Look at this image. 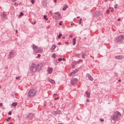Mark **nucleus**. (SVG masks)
Masks as SVG:
<instances>
[{
	"label": "nucleus",
	"mask_w": 124,
	"mask_h": 124,
	"mask_svg": "<svg viewBox=\"0 0 124 124\" xmlns=\"http://www.w3.org/2000/svg\"><path fill=\"white\" fill-rule=\"evenodd\" d=\"M40 56V54H38V57L39 58V57Z\"/></svg>",
	"instance_id": "e433bc0d"
},
{
	"label": "nucleus",
	"mask_w": 124,
	"mask_h": 124,
	"mask_svg": "<svg viewBox=\"0 0 124 124\" xmlns=\"http://www.w3.org/2000/svg\"><path fill=\"white\" fill-rule=\"evenodd\" d=\"M17 105V103L16 102H15L12 103L11 105L14 107H15Z\"/></svg>",
	"instance_id": "aec40b11"
},
{
	"label": "nucleus",
	"mask_w": 124,
	"mask_h": 124,
	"mask_svg": "<svg viewBox=\"0 0 124 124\" xmlns=\"http://www.w3.org/2000/svg\"><path fill=\"white\" fill-rule=\"evenodd\" d=\"M124 57V56L123 55H119L118 56H115V58L117 59H123Z\"/></svg>",
	"instance_id": "9d476101"
},
{
	"label": "nucleus",
	"mask_w": 124,
	"mask_h": 124,
	"mask_svg": "<svg viewBox=\"0 0 124 124\" xmlns=\"http://www.w3.org/2000/svg\"><path fill=\"white\" fill-rule=\"evenodd\" d=\"M68 7V6L67 5H65L64 6V7L62 9L63 10L65 11V10Z\"/></svg>",
	"instance_id": "a211bd4d"
},
{
	"label": "nucleus",
	"mask_w": 124,
	"mask_h": 124,
	"mask_svg": "<svg viewBox=\"0 0 124 124\" xmlns=\"http://www.w3.org/2000/svg\"><path fill=\"white\" fill-rule=\"evenodd\" d=\"M78 71L77 69H76L73 70V71L71 73V75H74Z\"/></svg>",
	"instance_id": "9b49d317"
},
{
	"label": "nucleus",
	"mask_w": 124,
	"mask_h": 124,
	"mask_svg": "<svg viewBox=\"0 0 124 124\" xmlns=\"http://www.w3.org/2000/svg\"><path fill=\"white\" fill-rule=\"evenodd\" d=\"M65 59L64 58H63V61H64V60H65Z\"/></svg>",
	"instance_id": "13d9d810"
},
{
	"label": "nucleus",
	"mask_w": 124,
	"mask_h": 124,
	"mask_svg": "<svg viewBox=\"0 0 124 124\" xmlns=\"http://www.w3.org/2000/svg\"><path fill=\"white\" fill-rule=\"evenodd\" d=\"M49 81L52 84H54L55 83L54 80L52 79H49Z\"/></svg>",
	"instance_id": "6ab92c4d"
},
{
	"label": "nucleus",
	"mask_w": 124,
	"mask_h": 124,
	"mask_svg": "<svg viewBox=\"0 0 124 124\" xmlns=\"http://www.w3.org/2000/svg\"><path fill=\"white\" fill-rule=\"evenodd\" d=\"M42 67V65L41 63L35 64V67L36 71H40Z\"/></svg>",
	"instance_id": "39448f33"
},
{
	"label": "nucleus",
	"mask_w": 124,
	"mask_h": 124,
	"mask_svg": "<svg viewBox=\"0 0 124 124\" xmlns=\"http://www.w3.org/2000/svg\"><path fill=\"white\" fill-rule=\"evenodd\" d=\"M16 5H18V4H16Z\"/></svg>",
	"instance_id": "774afa93"
},
{
	"label": "nucleus",
	"mask_w": 124,
	"mask_h": 124,
	"mask_svg": "<svg viewBox=\"0 0 124 124\" xmlns=\"http://www.w3.org/2000/svg\"><path fill=\"white\" fill-rule=\"evenodd\" d=\"M61 43H60V42H59V43H58V44L59 45H60L61 44Z\"/></svg>",
	"instance_id": "4d7b16f0"
},
{
	"label": "nucleus",
	"mask_w": 124,
	"mask_h": 124,
	"mask_svg": "<svg viewBox=\"0 0 124 124\" xmlns=\"http://www.w3.org/2000/svg\"><path fill=\"white\" fill-rule=\"evenodd\" d=\"M76 39L75 38H74L73 39V45H75L76 42Z\"/></svg>",
	"instance_id": "4be33fe9"
},
{
	"label": "nucleus",
	"mask_w": 124,
	"mask_h": 124,
	"mask_svg": "<svg viewBox=\"0 0 124 124\" xmlns=\"http://www.w3.org/2000/svg\"><path fill=\"white\" fill-rule=\"evenodd\" d=\"M17 0H11L13 2L15 1H16Z\"/></svg>",
	"instance_id": "37998d69"
},
{
	"label": "nucleus",
	"mask_w": 124,
	"mask_h": 124,
	"mask_svg": "<svg viewBox=\"0 0 124 124\" xmlns=\"http://www.w3.org/2000/svg\"><path fill=\"white\" fill-rule=\"evenodd\" d=\"M110 11L109 10H107L106 11V12L107 13H108Z\"/></svg>",
	"instance_id": "c9c22d12"
},
{
	"label": "nucleus",
	"mask_w": 124,
	"mask_h": 124,
	"mask_svg": "<svg viewBox=\"0 0 124 124\" xmlns=\"http://www.w3.org/2000/svg\"><path fill=\"white\" fill-rule=\"evenodd\" d=\"M82 20V19L81 18L80 19V21H81V20Z\"/></svg>",
	"instance_id": "e2e57ef3"
},
{
	"label": "nucleus",
	"mask_w": 124,
	"mask_h": 124,
	"mask_svg": "<svg viewBox=\"0 0 124 124\" xmlns=\"http://www.w3.org/2000/svg\"><path fill=\"white\" fill-rule=\"evenodd\" d=\"M35 63H32V65L30 68L29 72L32 75L33 74L35 73V72L36 71L35 67Z\"/></svg>",
	"instance_id": "7ed1b4c3"
},
{
	"label": "nucleus",
	"mask_w": 124,
	"mask_h": 124,
	"mask_svg": "<svg viewBox=\"0 0 124 124\" xmlns=\"http://www.w3.org/2000/svg\"><path fill=\"white\" fill-rule=\"evenodd\" d=\"M11 111H9L8 112V114L9 115H11Z\"/></svg>",
	"instance_id": "72a5a7b5"
},
{
	"label": "nucleus",
	"mask_w": 124,
	"mask_h": 124,
	"mask_svg": "<svg viewBox=\"0 0 124 124\" xmlns=\"http://www.w3.org/2000/svg\"><path fill=\"white\" fill-rule=\"evenodd\" d=\"M49 13L51 15L52 14V12L51 11H50L49 12Z\"/></svg>",
	"instance_id": "4c0bfd02"
},
{
	"label": "nucleus",
	"mask_w": 124,
	"mask_h": 124,
	"mask_svg": "<svg viewBox=\"0 0 124 124\" xmlns=\"http://www.w3.org/2000/svg\"><path fill=\"white\" fill-rule=\"evenodd\" d=\"M61 113V112L60 110L53 111L52 113L53 115H56L57 114H60Z\"/></svg>",
	"instance_id": "0eeeda50"
},
{
	"label": "nucleus",
	"mask_w": 124,
	"mask_h": 124,
	"mask_svg": "<svg viewBox=\"0 0 124 124\" xmlns=\"http://www.w3.org/2000/svg\"><path fill=\"white\" fill-rule=\"evenodd\" d=\"M121 114L119 112L116 111L114 113L113 115L111 116L114 120H118L119 119L120 116H121Z\"/></svg>",
	"instance_id": "f257e3e1"
},
{
	"label": "nucleus",
	"mask_w": 124,
	"mask_h": 124,
	"mask_svg": "<svg viewBox=\"0 0 124 124\" xmlns=\"http://www.w3.org/2000/svg\"><path fill=\"white\" fill-rule=\"evenodd\" d=\"M16 2H15V3H14V5H16Z\"/></svg>",
	"instance_id": "680f3d73"
},
{
	"label": "nucleus",
	"mask_w": 124,
	"mask_h": 124,
	"mask_svg": "<svg viewBox=\"0 0 124 124\" xmlns=\"http://www.w3.org/2000/svg\"><path fill=\"white\" fill-rule=\"evenodd\" d=\"M23 14L22 12H21L19 16H23Z\"/></svg>",
	"instance_id": "bb28decb"
},
{
	"label": "nucleus",
	"mask_w": 124,
	"mask_h": 124,
	"mask_svg": "<svg viewBox=\"0 0 124 124\" xmlns=\"http://www.w3.org/2000/svg\"><path fill=\"white\" fill-rule=\"evenodd\" d=\"M14 53V52L13 51L9 53V54L8 55V58H10L12 57L11 55L12 54V53Z\"/></svg>",
	"instance_id": "dca6fc26"
},
{
	"label": "nucleus",
	"mask_w": 124,
	"mask_h": 124,
	"mask_svg": "<svg viewBox=\"0 0 124 124\" xmlns=\"http://www.w3.org/2000/svg\"><path fill=\"white\" fill-rule=\"evenodd\" d=\"M3 105V103H0V106H2Z\"/></svg>",
	"instance_id": "58836bf2"
},
{
	"label": "nucleus",
	"mask_w": 124,
	"mask_h": 124,
	"mask_svg": "<svg viewBox=\"0 0 124 124\" xmlns=\"http://www.w3.org/2000/svg\"><path fill=\"white\" fill-rule=\"evenodd\" d=\"M52 57L54 58H55V54H53L52 56Z\"/></svg>",
	"instance_id": "c85d7f7f"
},
{
	"label": "nucleus",
	"mask_w": 124,
	"mask_h": 124,
	"mask_svg": "<svg viewBox=\"0 0 124 124\" xmlns=\"http://www.w3.org/2000/svg\"><path fill=\"white\" fill-rule=\"evenodd\" d=\"M34 114L33 113H29L26 116V118L27 119H31L33 118Z\"/></svg>",
	"instance_id": "423d86ee"
},
{
	"label": "nucleus",
	"mask_w": 124,
	"mask_h": 124,
	"mask_svg": "<svg viewBox=\"0 0 124 124\" xmlns=\"http://www.w3.org/2000/svg\"><path fill=\"white\" fill-rule=\"evenodd\" d=\"M58 17L59 18H60L61 17V14H60V13L58 15Z\"/></svg>",
	"instance_id": "2f4dec72"
},
{
	"label": "nucleus",
	"mask_w": 124,
	"mask_h": 124,
	"mask_svg": "<svg viewBox=\"0 0 124 124\" xmlns=\"http://www.w3.org/2000/svg\"><path fill=\"white\" fill-rule=\"evenodd\" d=\"M118 81L119 82H120V81H121V80L120 79H119V80H118Z\"/></svg>",
	"instance_id": "5fc2aeb1"
},
{
	"label": "nucleus",
	"mask_w": 124,
	"mask_h": 124,
	"mask_svg": "<svg viewBox=\"0 0 124 124\" xmlns=\"http://www.w3.org/2000/svg\"><path fill=\"white\" fill-rule=\"evenodd\" d=\"M62 60V58H60L58 59V60L59 62H60Z\"/></svg>",
	"instance_id": "7c9ffc66"
},
{
	"label": "nucleus",
	"mask_w": 124,
	"mask_h": 124,
	"mask_svg": "<svg viewBox=\"0 0 124 124\" xmlns=\"http://www.w3.org/2000/svg\"><path fill=\"white\" fill-rule=\"evenodd\" d=\"M74 23H72L71 24V25H74Z\"/></svg>",
	"instance_id": "49530a36"
},
{
	"label": "nucleus",
	"mask_w": 124,
	"mask_h": 124,
	"mask_svg": "<svg viewBox=\"0 0 124 124\" xmlns=\"http://www.w3.org/2000/svg\"><path fill=\"white\" fill-rule=\"evenodd\" d=\"M65 38V37H64H64L63 36L62 37V38L64 39Z\"/></svg>",
	"instance_id": "3c124183"
},
{
	"label": "nucleus",
	"mask_w": 124,
	"mask_h": 124,
	"mask_svg": "<svg viewBox=\"0 0 124 124\" xmlns=\"http://www.w3.org/2000/svg\"><path fill=\"white\" fill-rule=\"evenodd\" d=\"M124 40V36L123 35H120L118 37L116 38L115 41L116 42H122Z\"/></svg>",
	"instance_id": "20e7f679"
},
{
	"label": "nucleus",
	"mask_w": 124,
	"mask_h": 124,
	"mask_svg": "<svg viewBox=\"0 0 124 124\" xmlns=\"http://www.w3.org/2000/svg\"><path fill=\"white\" fill-rule=\"evenodd\" d=\"M62 35V34H61L60 33L59 34V35L58 36V39H59L60 37Z\"/></svg>",
	"instance_id": "393cba45"
},
{
	"label": "nucleus",
	"mask_w": 124,
	"mask_h": 124,
	"mask_svg": "<svg viewBox=\"0 0 124 124\" xmlns=\"http://www.w3.org/2000/svg\"><path fill=\"white\" fill-rule=\"evenodd\" d=\"M115 75L116 77H117L118 76V74L117 73H115Z\"/></svg>",
	"instance_id": "f704fd0d"
},
{
	"label": "nucleus",
	"mask_w": 124,
	"mask_h": 124,
	"mask_svg": "<svg viewBox=\"0 0 124 124\" xmlns=\"http://www.w3.org/2000/svg\"><path fill=\"white\" fill-rule=\"evenodd\" d=\"M54 2L55 3L57 2L56 0H54Z\"/></svg>",
	"instance_id": "a18cd8bd"
},
{
	"label": "nucleus",
	"mask_w": 124,
	"mask_h": 124,
	"mask_svg": "<svg viewBox=\"0 0 124 124\" xmlns=\"http://www.w3.org/2000/svg\"><path fill=\"white\" fill-rule=\"evenodd\" d=\"M81 23V21H80L79 22V24H80Z\"/></svg>",
	"instance_id": "8fccbe9b"
},
{
	"label": "nucleus",
	"mask_w": 124,
	"mask_h": 124,
	"mask_svg": "<svg viewBox=\"0 0 124 124\" xmlns=\"http://www.w3.org/2000/svg\"><path fill=\"white\" fill-rule=\"evenodd\" d=\"M56 46L55 45H53L51 48V50L52 52H53V50L56 48Z\"/></svg>",
	"instance_id": "4468645a"
},
{
	"label": "nucleus",
	"mask_w": 124,
	"mask_h": 124,
	"mask_svg": "<svg viewBox=\"0 0 124 124\" xmlns=\"http://www.w3.org/2000/svg\"><path fill=\"white\" fill-rule=\"evenodd\" d=\"M68 43L67 42H66L65 43H66V44H67V43Z\"/></svg>",
	"instance_id": "052dcab7"
},
{
	"label": "nucleus",
	"mask_w": 124,
	"mask_h": 124,
	"mask_svg": "<svg viewBox=\"0 0 124 124\" xmlns=\"http://www.w3.org/2000/svg\"><path fill=\"white\" fill-rule=\"evenodd\" d=\"M36 23V21H34V23L32 22V24H35Z\"/></svg>",
	"instance_id": "a19ab883"
},
{
	"label": "nucleus",
	"mask_w": 124,
	"mask_h": 124,
	"mask_svg": "<svg viewBox=\"0 0 124 124\" xmlns=\"http://www.w3.org/2000/svg\"><path fill=\"white\" fill-rule=\"evenodd\" d=\"M86 101L87 102H88L89 101V100L87 99L86 100Z\"/></svg>",
	"instance_id": "09e8293b"
},
{
	"label": "nucleus",
	"mask_w": 124,
	"mask_h": 124,
	"mask_svg": "<svg viewBox=\"0 0 124 124\" xmlns=\"http://www.w3.org/2000/svg\"><path fill=\"white\" fill-rule=\"evenodd\" d=\"M85 93L86 94L87 96L86 97L87 98H89L90 97V93H88V92L86 91L85 92Z\"/></svg>",
	"instance_id": "2eb2a0df"
},
{
	"label": "nucleus",
	"mask_w": 124,
	"mask_h": 124,
	"mask_svg": "<svg viewBox=\"0 0 124 124\" xmlns=\"http://www.w3.org/2000/svg\"><path fill=\"white\" fill-rule=\"evenodd\" d=\"M59 13H59V12H55V13H54V14L55 15H58Z\"/></svg>",
	"instance_id": "c756f323"
},
{
	"label": "nucleus",
	"mask_w": 124,
	"mask_h": 124,
	"mask_svg": "<svg viewBox=\"0 0 124 124\" xmlns=\"http://www.w3.org/2000/svg\"><path fill=\"white\" fill-rule=\"evenodd\" d=\"M107 0H105V1H106V2L107 1Z\"/></svg>",
	"instance_id": "338daca9"
},
{
	"label": "nucleus",
	"mask_w": 124,
	"mask_h": 124,
	"mask_svg": "<svg viewBox=\"0 0 124 124\" xmlns=\"http://www.w3.org/2000/svg\"><path fill=\"white\" fill-rule=\"evenodd\" d=\"M6 14L5 12H3L1 14V16L4 19L6 18Z\"/></svg>",
	"instance_id": "f8f14e48"
},
{
	"label": "nucleus",
	"mask_w": 124,
	"mask_h": 124,
	"mask_svg": "<svg viewBox=\"0 0 124 124\" xmlns=\"http://www.w3.org/2000/svg\"><path fill=\"white\" fill-rule=\"evenodd\" d=\"M78 81V79L76 78H74L71 81V84L72 85L75 84Z\"/></svg>",
	"instance_id": "6e6552de"
},
{
	"label": "nucleus",
	"mask_w": 124,
	"mask_h": 124,
	"mask_svg": "<svg viewBox=\"0 0 124 124\" xmlns=\"http://www.w3.org/2000/svg\"><path fill=\"white\" fill-rule=\"evenodd\" d=\"M80 17V16H78L77 17V18H79V17Z\"/></svg>",
	"instance_id": "bf43d9fd"
},
{
	"label": "nucleus",
	"mask_w": 124,
	"mask_h": 124,
	"mask_svg": "<svg viewBox=\"0 0 124 124\" xmlns=\"http://www.w3.org/2000/svg\"><path fill=\"white\" fill-rule=\"evenodd\" d=\"M32 48L33 50H35L38 49V47L36 46L34 44L32 45Z\"/></svg>",
	"instance_id": "ddd939ff"
},
{
	"label": "nucleus",
	"mask_w": 124,
	"mask_h": 124,
	"mask_svg": "<svg viewBox=\"0 0 124 124\" xmlns=\"http://www.w3.org/2000/svg\"><path fill=\"white\" fill-rule=\"evenodd\" d=\"M36 93V90L34 89L30 90L28 92L27 94L28 97H32L35 95Z\"/></svg>",
	"instance_id": "f03ea898"
},
{
	"label": "nucleus",
	"mask_w": 124,
	"mask_h": 124,
	"mask_svg": "<svg viewBox=\"0 0 124 124\" xmlns=\"http://www.w3.org/2000/svg\"><path fill=\"white\" fill-rule=\"evenodd\" d=\"M11 118L10 117H8V118L6 119V121H7L8 122V121L9 120H10L11 119Z\"/></svg>",
	"instance_id": "cd10ccee"
},
{
	"label": "nucleus",
	"mask_w": 124,
	"mask_h": 124,
	"mask_svg": "<svg viewBox=\"0 0 124 124\" xmlns=\"http://www.w3.org/2000/svg\"><path fill=\"white\" fill-rule=\"evenodd\" d=\"M86 76L88 77V79L91 81H92L93 80V78L90 75V74L87 73L86 74Z\"/></svg>",
	"instance_id": "1a4fd4ad"
},
{
	"label": "nucleus",
	"mask_w": 124,
	"mask_h": 124,
	"mask_svg": "<svg viewBox=\"0 0 124 124\" xmlns=\"http://www.w3.org/2000/svg\"><path fill=\"white\" fill-rule=\"evenodd\" d=\"M86 54L85 53H82V58L84 59L85 58V55Z\"/></svg>",
	"instance_id": "412c9836"
},
{
	"label": "nucleus",
	"mask_w": 124,
	"mask_h": 124,
	"mask_svg": "<svg viewBox=\"0 0 124 124\" xmlns=\"http://www.w3.org/2000/svg\"><path fill=\"white\" fill-rule=\"evenodd\" d=\"M118 6L117 5V4H116L114 6V8H117Z\"/></svg>",
	"instance_id": "473e14b6"
},
{
	"label": "nucleus",
	"mask_w": 124,
	"mask_h": 124,
	"mask_svg": "<svg viewBox=\"0 0 124 124\" xmlns=\"http://www.w3.org/2000/svg\"><path fill=\"white\" fill-rule=\"evenodd\" d=\"M46 106V104H45L44 105V106Z\"/></svg>",
	"instance_id": "0e129e2a"
},
{
	"label": "nucleus",
	"mask_w": 124,
	"mask_h": 124,
	"mask_svg": "<svg viewBox=\"0 0 124 124\" xmlns=\"http://www.w3.org/2000/svg\"><path fill=\"white\" fill-rule=\"evenodd\" d=\"M113 10H111V12H113Z\"/></svg>",
	"instance_id": "864d4df0"
},
{
	"label": "nucleus",
	"mask_w": 124,
	"mask_h": 124,
	"mask_svg": "<svg viewBox=\"0 0 124 124\" xmlns=\"http://www.w3.org/2000/svg\"><path fill=\"white\" fill-rule=\"evenodd\" d=\"M31 2L33 4H34V3H35L34 0H31Z\"/></svg>",
	"instance_id": "b1692460"
},
{
	"label": "nucleus",
	"mask_w": 124,
	"mask_h": 124,
	"mask_svg": "<svg viewBox=\"0 0 124 124\" xmlns=\"http://www.w3.org/2000/svg\"><path fill=\"white\" fill-rule=\"evenodd\" d=\"M53 70V69L52 68L48 69V73L49 74H50L52 72Z\"/></svg>",
	"instance_id": "f3484780"
},
{
	"label": "nucleus",
	"mask_w": 124,
	"mask_h": 124,
	"mask_svg": "<svg viewBox=\"0 0 124 124\" xmlns=\"http://www.w3.org/2000/svg\"><path fill=\"white\" fill-rule=\"evenodd\" d=\"M46 16L45 15H44V18L45 20H48V19L47 18H46Z\"/></svg>",
	"instance_id": "5701e85b"
},
{
	"label": "nucleus",
	"mask_w": 124,
	"mask_h": 124,
	"mask_svg": "<svg viewBox=\"0 0 124 124\" xmlns=\"http://www.w3.org/2000/svg\"><path fill=\"white\" fill-rule=\"evenodd\" d=\"M62 21H61L59 22V25H62Z\"/></svg>",
	"instance_id": "a878e982"
},
{
	"label": "nucleus",
	"mask_w": 124,
	"mask_h": 124,
	"mask_svg": "<svg viewBox=\"0 0 124 124\" xmlns=\"http://www.w3.org/2000/svg\"><path fill=\"white\" fill-rule=\"evenodd\" d=\"M58 98H55L54 99L55 100H57V99H58Z\"/></svg>",
	"instance_id": "c03bdc74"
},
{
	"label": "nucleus",
	"mask_w": 124,
	"mask_h": 124,
	"mask_svg": "<svg viewBox=\"0 0 124 124\" xmlns=\"http://www.w3.org/2000/svg\"><path fill=\"white\" fill-rule=\"evenodd\" d=\"M72 37V36L71 35H70L69 36L70 37Z\"/></svg>",
	"instance_id": "603ef678"
},
{
	"label": "nucleus",
	"mask_w": 124,
	"mask_h": 124,
	"mask_svg": "<svg viewBox=\"0 0 124 124\" xmlns=\"http://www.w3.org/2000/svg\"><path fill=\"white\" fill-rule=\"evenodd\" d=\"M8 124H13V123L10 122Z\"/></svg>",
	"instance_id": "de8ad7c7"
},
{
	"label": "nucleus",
	"mask_w": 124,
	"mask_h": 124,
	"mask_svg": "<svg viewBox=\"0 0 124 124\" xmlns=\"http://www.w3.org/2000/svg\"><path fill=\"white\" fill-rule=\"evenodd\" d=\"M16 33H17V30H16Z\"/></svg>",
	"instance_id": "6e6d98bb"
},
{
	"label": "nucleus",
	"mask_w": 124,
	"mask_h": 124,
	"mask_svg": "<svg viewBox=\"0 0 124 124\" xmlns=\"http://www.w3.org/2000/svg\"><path fill=\"white\" fill-rule=\"evenodd\" d=\"M120 19H118V20L119 21L120 20Z\"/></svg>",
	"instance_id": "69168bd1"
},
{
	"label": "nucleus",
	"mask_w": 124,
	"mask_h": 124,
	"mask_svg": "<svg viewBox=\"0 0 124 124\" xmlns=\"http://www.w3.org/2000/svg\"><path fill=\"white\" fill-rule=\"evenodd\" d=\"M19 78V77H16V79H18Z\"/></svg>",
	"instance_id": "79ce46f5"
},
{
	"label": "nucleus",
	"mask_w": 124,
	"mask_h": 124,
	"mask_svg": "<svg viewBox=\"0 0 124 124\" xmlns=\"http://www.w3.org/2000/svg\"><path fill=\"white\" fill-rule=\"evenodd\" d=\"M100 120L101 121V122H103V119H100Z\"/></svg>",
	"instance_id": "ea45409f"
}]
</instances>
